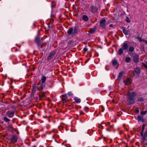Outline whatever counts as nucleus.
Listing matches in <instances>:
<instances>
[{"label":"nucleus","instance_id":"nucleus-45","mask_svg":"<svg viewBox=\"0 0 147 147\" xmlns=\"http://www.w3.org/2000/svg\"><path fill=\"white\" fill-rule=\"evenodd\" d=\"M86 110H88V108L87 107L86 108Z\"/></svg>","mask_w":147,"mask_h":147},{"label":"nucleus","instance_id":"nucleus-17","mask_svg":"<svg viewBox=\"0 0 147 147\" xmlns=\"http://www.w3.org/2000/svg\"><path fill=\"white\" fill-rule=\"evenodd\" d=\"M124 73V71H122L119 73L117 77L118 80H120L121 79L122 77L123 74Z\"/></svg>","mask_w":147,"mask_h":147},{"label":"nucleus","instance_id":"nucleus-49","mask_svg":"<svg viewBox=\"0 0 147 147\" xmlns=\"http://www.w3.org/2000/svg\"><path fill=\"white\" fill-rule=\"evenodd\" d=\"M83 114V113L82 112H81V113H80V114Z\"/></svg>","mask_w":147,"mask_h":147},{"label":"nucleus","instance_id":"nucleus-9","mask_svg":"<svg viewBox=\"0 0 147 147\" xmlns=\"http://www.w3.org/2000/svg\"><path fill=\"white\" fill-rule=\"evenodd\" d=\"M128 45L127 41L125 42L122 46V48L125 50H127L128 48Z\"/></svg>","mask_w":147,"mask_h":147},{"label":"nucleus","instance_id":"nucleus-35","mask_svg":"<svg viewBox=\"0 0 147 147\" xmlns=\"http://www.w3.org/2000/svg\"><path fill=\"white\" fill-rule=\"evenodd\" d=\"M142 136V140L146 139V138L147 137V135H146V134H145L144 135H143V136Z\"/></svg>","mask_w":147,"mask_h":147},{"label":"nucleus","instance_id":"nucleus-30","mask_svg":"<svg viewBox=\"0 0 147 147\" xmlns=\"http://www.w3.org/2000/svg\"><path fill=\"white\" fill-rule=\"evenodd\" d=\"M145 129V124H143L142 126V130L141 132V136H143V133L144 131V130Z\"/></svg>","mask_w":147,"mask_h":147},{"label":"nucleus","instance_id":"nucleus-23","mask_svg":"<svg viewBox=\"0 0 147 147\" xmlns=\"http://www.w3.org/2000/svg\"><path fill=\"white\" fill-rule=\"evenodd\" d=\"M123 49L122 48H120L118 50V53L119 55H121L123 52Z\"/></svg>","mask_w":147,"mask_h":147},{"label":"nucleus","instance_id":"nucleus-28","mask_svg":"<svg viewBox=\"0 0 147 147\" xmlns=\"http://www.w3.org/2000/svg\"><path fill=\"white\" fill-rule=\"evenodd\" d=\"M138 120L144 122V119L140 115H139L138 117Z\"/></svg>","mask_w":147,"mask_h":147},{"label":"nucleus","instance_id":"nucleus-5","mask_svg":"<svg viewBox=\"0 0 147 147\" xmlns=\"http://www.w3.org/2000/svg\"><path fill=\"white\" fill-rule=\"evenodd\" d=\"M17 136L16 135H13L11 137V142L13 143H15L17 142Z\"/></svg>","mask_w":147,"mask_h":147},{"label":"nucleus","instance_id":"nucleus-22","mask_svg":"<svg viewBox=\"0 0 147 147\" xmlns=\"http://www.w3.org/2000/svg\"><path fill=\"white\" fill-rule=\"evenodd\" d=\"M82 19L86 22L87 21L88 19V16L85 15L83 16L82 17Z\"/></svg>","mask_w":147,"mask_h":147},{"label":"nucleus","instance_id":"nucleus-3","mask_svg":"<svg viewBox=\"0 0 147 147\" xmlns=\"http://www.w3.org/2000/svg\"><path fill=\"white\" fill-rule=\"evenodd\" d=\"M15 112L14 111H8L6 112L5 114L8 117L11 118L14 116Z\"/></svg>","mask_w":147,"mask_h":147},{"label":"nucleus","instance_id":"nucleus-47","mask_svg":"<svg viewBox=\"0 0 147 147\" xmlns=\"http://www.w3.org/2000/svg\"><path fill=\"white\" fill-rule=\"evenodd\" d=\"M20 51V50H16V51Z\"/></svg>","mask_w":147,"mask_h":147},{"label":"nucleus","instance_id":"nucleus-11","mask_svg":"<svg viewBox=\"0 0 147 147\" xmlns=\"http://www.w3.org/2000/svg\"><path fill=\"white\" fill-rule=\"evenodd\" d=\"M127 101L129 104H133L135 102L134 99L132 98H128Z\"/></svg>","mask_w":147,"mask_h":147},{"label":"nucleus","instance_id":"nucleus-24","mask_svg":"<svg viewBox=\"0 0 147 147\" xmlns=\"http://www.w3.org/2000/svg\"><path fill=\"white\" fill-rule=\"evenodd\" d=\"M131 58L129 57H127L125 58V61L127 63H129L131 61Z\"/></svg>","mask_w":147,"mask_h":147},{"label":"nucleus","instance_id":"nucleus-41","mask_svg":"<svg viewBox=\"0 0 147 147\" xmlns=\"http://www.w3.org/2000/svg\"><path fill=\"white\" fill-rule=\"evenodd\" d=\"M83 50L84 51L86 52L87 51L88 49L86 48H84L83 49Z\"/></svg>","mask_w":147,"mask_h":147},{"label":"nucleus","instance_id":"nucleus-27","mask_svg":"<svg viewBox=\"0 0 147 147\" xmlns=\"http://www.w3.org/2000/svg\"><path fill=\"white\" fill-rule=\"evenodd\" d=\"M38 96L40 99L41 98L45 96V93L44 92L39 93L38 94Z\"/></svg>","mask_w":147,"mask_h":147},{"label":"nucleus","instance_id":"nucleus-40","mask_svg":"<svg viewBox=\"0 0 147 147\" xmlns=\"http://www.w3.org/2000/svg\"><path fill=\"white\" fill-rule=\"evenodd\" d=\"M68 94L69 96H72L73 95V93L70 92H68Z\"/></svg>","mask_w":147,"mask_h":147},{"label":"nucleus","instance_id":"nucleus-33","mask_svg":"<svg viewBox=\"0 0 147 147\" xmlns=\"http://www.w3.org/2000/svg\"><path fill=\"white\" fill-rule=\"evenodd\" d=\"M55 2L54 1H52V5L51 6L52 7H55Z\"/></svg>","mask_w":147,"mask_h":147},{"label":"nucleus","instance_id":"nucleus-21","mask_svg":"<svg viewBox=\"0 0 147 147\" xmlns=\"http://www.w3.org/2000/svg\"><path fill=\"white\" fill-rule=\"evenodd\" d=\"M74 100L77 103H80V102L81 101V100L80 98L76 97L74 98Z\"/></svg>","mask_w":147,"mask_h":147},{"label":"nucleus","instance_id":"nucleus-39","mask_svg":"<svg viewBox=\"0 0 147 147\" xmlns=\"http://www.w3.org/2000/svg\"><path fill=\"white\" fill-rule=\"evenodd\" d=\"M143 141L146 145H147V139L144 140Z\"/></svg>","mask_w":147,"mask_h":147},{"label":"nucleus","instance_id":"nucleus-25","mask_svg":"<svg viewBox=\"0 0 147 147\" xmlns=\"http://www.w3.org/2000/svg\"><path fill=\"white\" fill-rule=\"evenodd\" d=\"M140 69L139 67H137L135 69V72L138 74H139L140 73Z\"/></svg>","mask_w":147,"mask_h":147},{"label":"nucleus","instance_id":"nucleus-6","mask_svg":"<svg viewBox=\"0 0 147 147\" xmlns=\"http://www.w3.org/2000/svg\"><path fill=\"white\" fill-rule=\"evenodd\" d=\"M139 55L135 54L133 56V60L135 63H137L139 62Z\"/></svg>","mask_w":147,"mask_h":147},{"label":"nucleus","instance_id":"nucleus-16","mask_svg":"<svg viewBox=\"0 0 147 147\" xmlns=\"http://www.w3.org/2000/svg\"><path fill=\"white\" fill-rule=\"evenodd\" d=\"M96 29V26H95L93 28H91L90 30V34H93L94 33Z\"/></svg>","mask_w":147,"mask_h":147},{"label":"nucleus","instance_id":"nucleus-20","mask_svg":"<svg viewBox=\"0 0 147 147\" xmlns=\"http://www.w3.org/2000/svg\"><path fill=\"white\" fill-rule=\"evenodd\" d=\"M73 29L72 28H70L67 31V34L70 35L71 34L72 36V33L73 31Z\"/></svg>","mask_w":147,"mask_h":147},{"label":"nucleus","instance_id":"nucleus-12","mask_svg":"<svg viewBox=\"0 0 147 147\" xmlns=\"http://www.w3.org/2000/svg\"><path fill=\"white\" fill-rule=\"evenodd\" d=\"M62 99L63 101V102H65L68 99L67 97L66 94L64 95H62Z\"/></svg>","mask_w":147,"mask_h":147},{"label":"nucleus","instance_id":"nucleus-2","mask_svg":"<svg viewBox=\"0 0 147 147\" xmlns=\"http://www.w3.org/2000/svg\"><path fill=\"white\" fill-rule=\"evenodd\" d=\"M35 41L39 47H43V42L41 40L39 36H36L35 38Z\"/></svg>","mask_w":147,"mask_h":147},{"label":"nucleus","instance_id":"nucleus-37","mask_svg":"<svg viewBox=\"0 0 147 147\" xmlns=\"http://www.w3.org/2000/svg\"><path fill=\"white\" fill-rule=\"evenodd\" d=\"M138 100L140 101H143L144 100V99L142 97L138 98Z\"/></svg>","mask_w":147,"mask_h":147},{"label":"nucleus","instance_id":"nucleus-4","mask_svg":"<svg viewBox=\"0 0 147 147\" xmlns=\"http://www.w3.org/2000/svg\"><path fill=\"white\" fill-rule=\"evenodd\" d=\"M106 21L105 19H102V20H100V27H102L103 28H105V26L106 24Z\"/></svg>","mask_w":147,"mask_h":147},{"label":"nucleus","instance_id":"nucleus-29","mask_svg":"<svg viewBox=\"0 0 147 147\" xmlns=\"http://www.w3.org/2000/svg\"><path fill=\"white\" fill-rule=\"evenodd\" d=\"M10 109V108L9 107H2L0 109V110H1V111L3 110H8Z\"/></svg>","mask_w":147,"mask_h":147},{"label":"nucleus","instance_id":"nucleus-48","mask_svg":"<svg viewBox=\"0 0 147 147\" xmlns=\"http://www.w3.org/2000/svg\"><path fill=\"white\" fill-rule=\"evenodd\" d=\"M112 102H114V100H112Z\"/></svg>","mask_w":147,"mask_h":147},{"label":"nucleus","instance_id":"nucleus-36","mask_svg":"<svg viewBox=\"0 0 147 147\" xmlns=\"http://www.w3.org/2000/svg\"><path fill=\"white\" fill-rule=\"evenodd\" d=\"M147 111H142L140 113V114L142 115H145L147 113Z\"/></svg>","mask_w":147,"mask_h":147},{"label":"nucleus","instance_id":"nucleus-32","mask_svg":"<svg viewBox=\"0 0 147 147\" xmlns=\"http://www.w3.org/2000/svg\"><path fill=\"white\" fill-rule=\"evenodd\" d=\"M142 65L145 68L147 69V61L146 62V63H142Z\"/></svg>","mask_w":147,"mask_h":147},{"label":"nucleus","instance_id":"nucleus-34","mask_svg":"<svg viewBox=\"0 0 147 147\" xmlns=\"http://www.w3.org/2000/svg\"><path fill=\"white\" fill-rule=\"evenodd\" d=\"M137 39L139 40L140 42H141L142 41H143L144 40H142V38L140 36L137 37Z\"/></svg>","mask_w":147,"mask_h":147},{"label":"nucleus","instance_id":"nucleus-18","mask_svg":"<svg viewBox=\"0 0 147 147\" xmlns=\"http://www.w3.org/2000/svg\"><path fill=\"white\" fill-rule=\"evenodd\" d=\"M2 119L5 122H8L10 121V120L8 118L5 116H3Z\"/></svg>","mask_w":147,"mask_h":147},{"label":"nucleus","instance_id":"nucleus-43","mask_svg":"<svg viewBox=\"0 0 147 147\" xmlns=\"http://www.w3.org/2000/svg\"><path fill=\"white\" fill-rule=\"evenodd\" d=\"M143 41L144 42L146 43L147 44V40H144Z\"/></svg>","mask_w":147,"mask_h":147},{"label":"nucleus","instance_id":"nucleus-42","mask_svg":"<svg viewBox=\"0 0 147 147\" xmlns=\"http://www.w3.org/2000/svg\"><path fill=\"white\" fill-rule=\"evenodd\" d=\"M53 19L52 18L51 20H50L51 23H53Z\"/></svg>","mask_w":147,"mask_h":147},{"label":"nucleus","instance_id":"nucleus-38","mask_svg":"<svg viewBox=\"0 0 147 147\" xmlns=\"http://www.w3.org/2000/svg\"><path fill=\"white\" fill-rule=\"evenodd\" d=\"M126 21L128 23L129 22H130V20L129 18L128 17H127L125 19Z\"/></svg>","mask_w":147,"mask_h":147},{"label":"nucleus","instance_id":"nucleus-44","mask_svg":"<svg viewBox=\"0 0 147 147\" xmlns=\"http://www.w3.org/2000/svg\"><path fill=\"white\" fill-rule=\"evenodd\" d=\"M113 24H110L109 25V27H112L113 26Z\"/></svg>","mask_w":147,"mask_h":147},{"label":"nucleus","instance_id":"nucleus-13","mask_svg":"<svg viewBox=\"0 0 147 147\" xmlns=\"http://www.w3.org/2000/svg\"><path fill=\"white\" fill-rule=\"evenodd\" d=\"M123 31V33L126 35H128L129 34L130 32L128 30H127L125 29L124 27H123L122 28Z\"/></svg>","mask_w":147,"mask_h":147},{"label":"nucleus","instance_id":"nucleus-46","mask_svg":"<svg viewBox=\"0 0 147 147\" xmlns=\"http://www.w3.org/2000/svg\"><path fill=\"white\" fill-rule=\"evenodd\" d=\"M146 134V135H147V131H146V133L145 134Z\"/></svg>","mask_w":147,"mask_h":147},{"label":"nucleus","instance_id":"nucleus-10","mask_svg":"<svg viewBox=\"0 0 147 147\" xmlns=\"http://www.w3.org/2000/svg\"><path fill=\"white\" fill-rule=\"evenodd\" d=\"M136 93L134 92H131L128 94V98H134V97L136 95Z\"/></svg>","mask_w":147,"mask_h":147},{"label":"nucleus","instance_id":"nucleus-50","mask_svg":"<svg viewBox=\"0 0 147 147\" xmlns=\"http://www.w3.org/2000/svg\"><path fill=\"white\" fill-rule=\"evenodd\" d=\"M146 74L147 75V72H146Z\"/></svg>","mask_w":147,"mask_h":147},{"label":"nucleus","instance_id":"nucleus-51","mask_svg":"<svg viewBox=\"0 0 147 147\" xmlns=\"http://www.w3.org/2000/svg\"><path fill=\"white\" fill-rule=\"evenodd\" d=\"M96 1H97V0H96Z\"/></svg>","mask_w":147,"mask_h":147},{"label":"nucleus","instance_id":"nucleus-31","mask_svg":"<svg viewBox=\"0 0 147 147\" xmlns=\"http://www.w3.org/2000/svg\"><path fill=\"white\" fill-rule=\"evenodd\" d=\"M134 50V48L133 47L131 46L129 48V51L130 52H133Z\"/></svg>","mask_w":147,"mask_h":147},{"label":"nucleus","instance_id":"nucleus-14","mask_svg":"<svg viewBox=\"0 0 147 147\" xmlns=\"http://www.w3.org/2000/svg\"><path fill=\"white\" fill-rule=\"evenodd\" d=\"M32 93H35L36 91L38 90L37 86H36L35 84H34L32 86Z\"/></svg>","mask_w":147,"mask_h":147},{"label":"nucleus","instance_id":"nucleus-26","mask_svg":"<svg viewBox=\"0 0 147 147\" xmlns=\"http://www.w3.org/2000/svg\"><path fill=\"white\" fill-rule=\"evenodd\" d=\"M112 63L113 66L116 65L117 63V61L116 60H113L112 61Z\"/></svg>","mask_w":147,"mask_h":147},{"label":"nucleus","instance_id":"nucleus-15","mask_svg":"<svg viewBox=\"0 0 147 147\" xmlns=\"http://www.w3.org/2000/svg\"><path fill=\"white\" fill-rule=\"evenodd\" d=\"M131 82V79L130 78H127L125 80L124 83L125 85L130 84Z\"/></svg>","mask_w":147,"mask_h":147},{"label":"nucleus","instance_id":"nucleus-7","mask_svg":"<svg viewBox=\"0 0 147 147\" xmlns=\"http://www.w3.org/2000/svg\"><path fill=\"white\" fill-rule=\"evenodd\" d=\"M98 8L97 7L96 5H91V10L93 13H94L97 12Z\"/></svg>","mask_w":147,"mask_h":147},{"label":"nucleus","instance_id":"nucleus-8","mask_svg":"<svg viewBox=\"0 0 147 147\" xmlns=\"http://www.w3.org/2000/svg\"><path fill=\"white\" fill-rule=\"evenodd\" d=\"M55 51H52L49 55L47 58V60L48 61H49L53 57V56L55 55Z\"/></svg>","mask_w":147,"mask_h":147},{"label":"nucleus","instance_id":"nucleus-1","mask_svg":"<svg viewBox=\"0 0 147 147\" xmlns=\"http://www.w3.org/2000/svg\"><path fill=\"white\" fill-rule=\"evenodd\" d=\"M46 79V77L43 76L41 78V83L40 84H38L37 86V89L39 91H41L45 87V82Z\"/></svg>","mask_w":147,"mask_h":147},{"label":"nucleus","instance_id":"nucleus-19","mask_svg":"<svg viewBox=\"0 0 147 147\" xmlns=\"http://www.w3.org/2000/svg\"><path fill=\"white\" fill-rule=\"evenodd\" d=\"M78 31V28L76 27H75L74 28V30H73V33H72V36H74L75 35L77 32Z\"/></svg>","mask_w":147,"mask_h":147}]
</instances>
